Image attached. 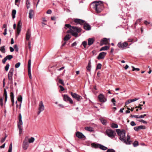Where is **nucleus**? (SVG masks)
<instances>
[{"label":"nucleus","instance_id":"nucleus-17","mask_svg":"<svg viewBox=\"0 0 152 152\" xmlns=\"http://www.w3.org/2000/svg\"><path fill=\"white\" fill-rule=\"evenodd\" d=\"M72 29H73L74 31L78 33L80 32L81 31V28H78L76 26H72Z\"/></svg>","mask_w":152,"mask_h":152},{"label":"nucleus","instance_id":"nucleus-63","mask_svg":"<svg viewBox=\"0 0 152 152\" xmlns=\"http://www.w3.org/2000/svg\"><path fill=\"white\" fill-rule=\"evenodd\" d=\"M73 31V30H72V29L70 30H68L67 31L66 33H71V34H72V32Z\"/></svg>","mask_w":152,"mask_h":152},{"label":"nucleus","instance_id":"nucleus-60","mask_svg":"<svg viewBox=\"0 0 152 152\" xmlns=\"http://www.w3.org/2000/svg\"><path fill=\"white\" fill-rule=\"evenodd\" d=\"M149 22H148L147 20H145L144 21V23L146 25H147L148 24H150Z\"/></svg>","mask_w":152,"mask_h":152},{"label":"nucleus","instance_id":"nucleus-26","mask_svg":"<svg viewBox=\"0 0 152 152\" xmlns=\"http://www.w3.org/2000/svg\"><path fill=\"white\" fill-rule=\"evenodd\" d=\"M91 62L90 61L88 64V65L86 67L87 70L88 71H90L91 69Z\"/></svg>","mask_w":152,"mask_h":152},{"label":"nucleus","instance_id":"nucleus-9","mask_svg":"<svg viewBox=\"0 0 152 152\" xmlns=\"http://www.w3.org/2000/svg\"><path fill=\"white\" fill-rule=\"evenodd\" d=\"M28 137H26L24 140L23 141V147L24 150H26L27 149L29 145V144L28 142Z\"/></svg>","mask_w":152,"mask_h":152},{"label":"nucleus","instance_id":"nucleus-53","mask_svg":"<svg viewBox=\"0 0 152 152\" xmlns=\"http://www.w3.org/2000/svg\"><path fill=\"white\" fill-rule=\"evenodd\" d=\"M21 28V27H17V33L18 34H19V33L20 32V31Z\"/></svg>","mask_w":152,"mask_h":152},{"label":"nucleus","instance_id":"nucleus-48","mask_svg":"<svg viewBox=\"0 0 152 152\" xmlns=\"http://www.w3.org/2000/svg\"><path fill=\"white\" fill-rule=\"evenodd\" d=\"M130 125L132 126H136V124L135 123L134 121H132L130 123Z\"/></svg>","mask_w":152,"mask_h":152},{"label":"nucleus","instance_id":"nucleus-30","mask_svg":"<svg viewBox=\"0 0 152 152\" xmlns=\"http://www.w3.org/2000/svg\"><path fill=\"white\" fill-rule=\"evenodd\" d=\"M85 129L89 132H92L93 131V128L90 126L86 127H85Z\"/></svg>","mask_w":152,"mask_h":152},{"label":"nucleus","instance_id":"nucleus-62","mask_svg":"<svg viewBox=\"0 0 152 152\" xmlns=\"http://www.w3.org/2000/svg\"><path fill=\"white\" fill-rule=\"evenodd\" d=\"M7 28H6L4 29V32L3 33V34L4 35H6L7 34Z\"/></svg>","mask_w":152,"mask_h":152},{"label":"nucleus","instance_id":"nucleus-31","mask_svg":"<svg viewBox=\"0 0 152 152\" xmlns=\"http://www.w3.org/2000/svg\"><path fill=\"white\" fill-rule=\"evenodd\" d=\"M99 148L104 151L106 150L107 149V147H105L101 144H100V146H99Z\"/></svg>","mask_w":152,"mask_h":152},{"label":"nucleus","instance_id":"nucleus-41","mask_svg":"<svg viewBox=\"0 0 152 152\" xmlns=\"http://www.w3.org/2000/svg\"><path fill=\"white\" fill-rule=\"evenodd\" d=\"M133 146L134 147H136L138 145V142L137 141H135L133 143Z\"/></svg>","mask_w":152,"mask_h":152},{"label":"nucleus","instance_id":"nucleus-40","mask_svg":"<svg viewBox=\"0 0 152 152\" xmlns=\"http://www.w3.org/2000/svg\"><path fill=\"white\" fill-rule=\"evenodd\" d=\"M65 26L69 28V29L70 30H72V26H71L69 24H66L65 25Z\"/></svg>","mask_w":152,"mask_h":152},{"label":"nucleus","instance_id":"nucleus-39","mask_svg":"<svg viewBox=\"0 0 152 152\" xmlns=\"http://www.w3.org/2000/svg\"><path fill=\"white\" fill-rule=\"evenodd\" d=\"M102 67V65L101 64L99 63L96 66V69H101Z\"/></svg>","mask_w":152,"mask_h":152},{"label":"nucleus","instance_id":"nucleus-29","mask_svg":"<svg viewBox=\"0 0 152 152\" xmlns=\"http://www.w3.org/2000/svg\"><path fill=\"white\" fill-rule=\"evenodd\" d=\"M109 48V47L107 46H106L104 47H102L100 50V51H101L102 50H107Z\"/></svg>","mask_w":152,"mask_h":152},{"label":"nucleus","instance_id":"nucleus-44","mask_svg":"<svg viewBox=\"0 0 152 152\" xmlns=\"http://www.w3.org/2000/svg\"><path fill=\"white\" fill-rule=\"evenodd\" d=\"M10 66V65L9 64H7V65L6 66L5 69V70L6 71H7L8 70L9 67Z\"/></svg>","mask_w":152,"mask_h":152},{"label":"nucleus","instance_id":"nucleus-2","mask_svg":"<svg viewBox=\"0 0 152 152\" xmlns=\"http://www.w3.org/2000/svg\"><path fill=\"white\" fill-rule=\"evenodd\" d=\"M93 8L97 13L100 12L102 10L103 5L101 1H95L92 3Z\"/></svg>","mask_w":152,"mask_h":152},{"label":"nucleus","instance_id":"nucleus-47","mask_svg":"<svg viewBox=\"0 0 152 152\" xmlns=\"http://www.w3.org/2000/svg\"><path fill=\"white\" fill-rule=\"evenodd\" d=\"M107 152H115V150L112 149H109L107 151Z\"/></svg>","mask_w":152,"mask_h":152},{"label":"nucleus","instance_id":"nucleus-24","mask_svg":"<svg viewBox=\"0 0 152 152\" xmlns=\"http://www.w3.org/2000/svg\"><path fill=\"white\" fill-rule=\"evenodd\" d=\"M100 145V144L94 143H93L91 144V146L92 147H94L96 148H99Z\"/></svg>","mask_w":152,"mask_h":152},{"label":"nucleus","instance_id":"nucleus-45","mask_svg":"<svg viewBox=\"0 0 152 152\" xmlns=\"http://www.w3.org/2000/svg\"><path fill=\"white\" fill-rule=\"evenodd\" d=\"M111 102L113 103V105L114 106H115V103L116 102V101L114 98H113L112 99Z\"/></svg>","mask_w":152,"mask_h":152},{"label":"nucleus","instance_id":"nucleus-6","mask_svg":"<svg viewBox=\"0 0 152 152\" xmlns=\"http://www.w3.org/2000/svg\"><path fill=\"white\" fill-rule=\"evenodd\" d=\"M70 94L73 98L75 99L78 102H80L82 99V98L81 96L75 93H73L72 92H71Z\"/></svg>","mask_w":152,"mask_h":152},{"label":"nucleus","instance_id":"nucleus-43","mask_svg":"<svg viewBox=\"0 0 152 152\" xmlns=\"http://www.w3.org/2000/svg\"><path fill=\"white\" fill-rule=\"evenodd\" d=\"M139 99V98H134L133 99H129V101L131 102H132L138 100V99Z\"/></svg>","mask_w":152,"mask_h":152},{"label":"nucleus","instance_id":"nucleus-16","mask_svg":"<svg viewBox=\"0 0 152 152\" xmlns=\"http://www.w3.org/2000/svg\"><path fill=\"white\" fill-rule=\"evenodd\" d=\"M145 129V126L142 125L138 126H136L134 128V129L136 131H138L140 129Z\"/></svg>","mask_w":152,"mask_h":152},{"label":"nucleus","instance_id":"nucleus-42","mask_svg":"<svg viewBox=\"0 0 152 152\" xmlns=\"http://www.w3.org/2000/svg\"><path fill=\"white\" fill-rule=\"evenodd\" d=\"M58 82L59 83L62 84L63 86L64 85V81L63 80L59 79V80Z\"/></svg>","mask_w":152,"mask_h":152},{"label":"nucleus","instance_id":"nucleus-56","mask_svg":"<svg viewBox=\"0 0 152 152\" xmlns=\"http://www.w3.org/2000/svg\"><path fill=\"white\" fill-rule=\"evenodd\" d=\"M21 25L22 23L20 22V21L18 23L17 27H21Z\"/></svg>","mask_w":152,"mask_h":152},{"label":"nucleus","instance_id":"nucleus-49","mask_svg":"<svg viewBox=\"0 0 152 152\" xmlns=\"http://www.w3.org/2000/svg\"><path fill=\"white\" fill-rule=\"evenodd\" d=\"M0 105L1 106H2L3 105V98L2 97H0Z\"/></svg>","mask_w":152,"mask_h":152},{"label":"nucleus","instance_id":"nucleus-51","mask_svg":"<svg viewBox=\"0 0 152 152\" xmlns=\"http://www.w3.org/2000/svg\"><path fill=\"white\" fill-rule=\"evenodd\" d=\"M146 115V114L141 115L140 116L138 115V118H144V117Z\"/></svg>","mask_w":152,"mask_h":152},{"label":"nucleus","instance_id":"nucleus-64","mask_svg":"<svg viewBox=\"0 0 152 152\" xmlns=\"http://www.w3.org/2000/svg\"><path fill=\"white\" fill-rule=\"evenodd\" d=\"M130 103H131V102H130V101H129V99L126 102H125V104L126 105H127V104H129Z\"/></svg>","mask_w":152,"mask_h":152},{"label":"nucleus","instance_id":"nucleus-28","mask_svg":"<svg viewBox=\"0 0 152 152\" xmlns=\"http://www.w3.org/2000/svg\"><path fill=\"white\" fill-rule=\"evenodd\" d=\"M3 95H4V96L5 97V101L6 102L7 100V92L5 89H4V93Z\"/></svg>","mask_w":152,"mask_h":152},{"label":"nucleus","instance_id":"nucleus-36","mask_svg":"<svg viewBox=\"0 0 152 152\" xmlns=\"http://www.w3.org/2000/svg\"><path fill=\"white\" fill-rule=\"evenodd\" d=\"M81 45H83V46L84 48H86V46L87 45V42L86 41H84L83 42Z\"/></svg>","mask_w":152,"mask_h":152},{"label":"nucleus","instance_id":"nucleus-3","mask_svg":"<svg viewBox=\"0 0 152 152\" xmlns=\"http://www.w3.org/2000/svg\"><path fill=\"white\" fill-rule=\"evenodd\" d=\"M74 22L76 24H80L82 25L84 24V28L85 30H89L91 29V26L87 23H84L85 21L83 20L79 19H76L74 20Z\"/></svg>","mask_w":152,"mask_h":152},{"label":"nucleus","instance_id":"nucleus-38","mask_svg":"<svg viewBox=\"0 0 152 152\" xmlns=\"http://www.w3.org/2000/svg\"><path fill=\"white\" fill-rule=\"evenodd\" d=\"M0 50L3 53H5V49L4 48V46H3L1 47V49H0Z\"/></svg>","mask_w":152,"mask_h":152},{"label":"nucleus","instance_id":"nucleus-35","mask_svg":"<svg viewBox=\"0 0 152 152\" xmlns=\"http://www.w3.org/2000/svg\"><path fill=\"white\" fill-rule=\"evenodd\" d=\"M78 32H75L74 31H73L72 32V36H75V37H78Z\"/></svg>","mask_w":152,"mask_h":152},{"label":"nucleus","instance_id":"nucleus-5","mask_svg":"<svg viewBox=\"0 0 152 152\" xmlns=\"http://www.w3.org/2000/svg\"><path fill=\"white\" fill-rule=\"evenodd\" d=\"M106 133L107 135L111 139H113L115 138V136L116 134V133L115 131L111 129H107L106 131Z\"/></svg>","mask_w":152,"mask_h":152},{"label":"nucleus","instance_id":"nucleus-12","mask_svg":"<svg viewBox=\"0 0 152 152\" xmlns=\"http://www.w3.org/2000/svg\"><path fill=\"white\" fill-rule=\"evenodd\" d=\"M63 99L65 101H69V102L72 104L73 103V101L67 95H64L63 96Z\"/></svg>","mask_w":152,"mask_h":152},{"label":"nucleus","instance_id":"nucleus-27","mask_svg":"<svg viewBox=\"0 0 152 152\" xmlns=\"http://www.w3.org/2000/svg\"><path fill=\"white\" fill-rule=\"evenodd\" d=\"M16 13V11L15 10H13L12 12V16L13 19H14L15 18V15Z\"/></svg>","mask_w":152,"mask_h":152},{"label":"nucleus","instance_id":"nucleus-46","mask_svg":"<svg viewBox=\"0 0 152 152\" xmlns=\"http://www.w3.org/2000/svg\"><path fill=\"white\" fill-rule=\"evenodd\" d=\"M14 49H15V50L16 52H18V48L17 47V46L16 45H14Z\"/></svg>","mask_w":152,"mask_h":152},{"label":"nucleus","instance_id":"nucleus-54","mask_svg":"<svg viewBox=\"0 0 152 152\" xmlns=\"http://www.w3.org/2000/svg\"><path fill=\"white\" fill-rule=\"evenodd\" d=\"M131 117V118H138V115H131L130 116Z\"/></svg>","mask_w":152,"mask_h":152},{"label":"nucleus","instance_id":"nucleus-58","mask_svg":"<svg viewBox=\"0 0 152 152\" xmlns=\"http://www.w3.org/2000/svg\"><path fill=\"white\" fill-rule=\"evenodd\" d=\"M13 72V69L12 68L10 69V76L12 75Z\"/></svg>","mask_w":152,"mask_h":152},{"label":"nucleus","instance_id":"nucleus-18","mask_svg":"<svg viewBox=\"0 0 152 152\" xmlns=\"http://www.w3.org/2000/svg\"><path fill=\"white\" fill-rule=\"evenodd\" d=\"M31 36V33L29 29H28L27 31L26 34V39L27 40H28Z\"/></svg>","mask_w":152,"mask_h":152},{"label":"nucleus","instance_id":"nucleus-11","mask_svg":"<svg viewBox=\"0 0 152 152\" xmlns=\"http://www.w3.org/2000/svg\"><path fill=\"white\" fill-rule=\"evenodd\" d=\"M98 99L99 101L102 102H104L107 101V99L104 95L102 94H100L98 96Z\"/></svg>","mask_w":152,"mask_h":152},{"label":"nucleus","instance_id":"nucleus-57","mask_svg":"<svg viewBox=\"0 0 152 152\" xmlns=\"http://www.w3.org/2000/svg\"><path fill=\"white\" fill-rule=\"evenodd\" d=\"M59 87L60 88L61 90V91H63L64 90V88L62 86L60 85L59 86Z\"/></svg>","mask_w":152,"mask_h":152},{"label":"nucleus","instance_id":"nucleus-55","mask_svg":"<svg viewBox=\"0 0 152 152\" xmlns=\"http://www.w3.org/2000/svg\"><path fill=\"white\" fill-rule=\"evenodd\" d=\"M139 122H142L144 124H147V122L146 121H145L143 120H142V119L139 120Z\"/></svg>","mask_w":152,"mask_h":152},{"label":"nucleus","instance_id":"nucleus-8","mask_svg":"<svg viewBox=\"0 0 152 152\" xmlns=\"http://www.w3.org/2000/svg\"><path fill=\"white\" fill-rule=\"evenodd\" d=\"M31 60L29 59L28 61V70L29 77L31 79L32 78L31 69Z\"/></svg>","mask_w":152,"mask_h":152},{"label":"nucleus","instance_id":"nucleus-22","mask_svg":"<svg viewBox=\"0 0 152 152\" xmlns=\"http://www.w3.org/2000/svg\"><path fill=\"white\" fill-rule=\"evenodd\" d=\"M10 96L11 97V101L12 102V105H13L14 103V96L13 95V94L12 92H11L10 93Z\"/></svg>","mask_w":152,"mask_h":152},{"label":"nucleus","instance_id":"nucleus-1","mask_svg":"<svg viewBox=\"0 0 152 152\" xmlns=\"http://www.w3.org/2000/svg\"><path fill=\"white\" fill-rule=\"evenodd\" d=\"M116 131L118 135L119 136V139L120 140L126 145L131 144L132 142L130 140V137L129 134H127V139L126 140L125 130L122 129L121 130L120 129H116Z\"/></svg>","mask_w":152,"mask_h":152},{"label":"nucleus","instance_id":"nucleus-4","mask_svg":"<svg viewBox=\"0 0 152 152\" xmlns=\"http://www.w3.org/2000/svg\"><path fill=\"white\" fill-rule=\"evenodd\" d=\"M18 127L19 130V134H20L22 132V126L23 122L22 120V115L20 113L18 117Z\"/></svg>","mask_w":152,"mask_h":152},{"label":"nucleus","instance_id":"nucleus-19","mask_svg":"<svg viewBox=\"0 0 152 152\" xmlns=\"http://www.w3.org/2000/svg\"><path fill=\"white\" fill-rule=\"evenodd\" d=\"M94 40L93 38H89L88 39V45L90 46L94 43Z\"/></svg>","mask_w":152,"mask_h":152},{"label":"nucleus","instance_id":"nucleus-14","mask_svg":"<svg viewBox=\"0 0 152 152\" xmlns=\"http://www.w3.org/2000/svg\"><path fill=\"white\" fill-rule=\"evenodd\" d=\"M109 39H107L106 38H104L102 39L101 41L100 45H102L103 44L106 45L107 43H109V41L108 40Z\"/></svg>","mask_w":152,"mask_h":152},{"label":"nucleus","instance_id":"nucleus-61","mask_svg":"<svg viewBox=\"0 0 152 152\" xmlns=\"http://www.w3.org/2000/svg\"><path fill=\"white\" fill-rule=\"evenodd\" d=\"M76 45H77V43H76V42H75L74 43H73L72 44V46L73 47V46H76Z\"/></svg>","mask_w":152,"mask_h":152},{"label":"nucleus","instance_id":"nucleus-7","mask_svg":"<svg viewBox=\"0 0 152 152\" xmlns=\"http://www.w3.org/2000/svg\"><path fill=\"white\" fill-rule=\"evenodd\" d=\"M44 106L42 102L40 101L39 102V111H38L37 113L38 115H39L41 112L42 111L44 110Z\"/></svg>","mask_w":152,"mask_h":152},{"label":"nucleus","instance_id":"nucleus-10","mask_svg":"<svg viewBox=\"0 0 152 152\" xmlns=\"http://www.w3.org/2000/svg\"><path fill=\"white\" fill-rule=\"evenodd\" d=\"M128 43L126 42H124L123 43H121V42H119L118 44V46L119 48L122 49L125 48L128 45Z\"/></svg>","mask_w":152,"mask_h":152},{"label":"nucleus","instance_id":"nucleus-37","mask_svg":"<svg viewBox=\"0 0 152 152\" xmlns=\"http://www.w3.org/2000/svg\"><path fill=\"white\" fill-rule=\"evenodd\" d=\"M111 127L113 128H117L118 127V125L117 124H114V123H113L111 125Z\"/></svg>","mask_w":152,"mask_h":152},{"label":"nucleus","instance_id":"nucleus-25","mask_svg":"<svg viewBox=\"0 0 152 152\" xmlns=\"http://www.w3.org/2000/svg\"><path fill=\"white\" fill-rule=\"evenodd\" d=\"M100 120L103 124L104 125H106L107 121L105 119L103 118H100Z\"/></svg>","mask_w":152,"mask_h":152},{"label":"nucleus","instance_id":"nucleus-21","mask_svg":"<svg viewBox=\"0 0 152 152\" xmlns=\"http://www.w3.org/2000/svg\"><path fill=\"white\" fill-rule=\"evenodd\" d=\"M7 59L10 60V55H7L3 59L2 61L3 63L4 64Z\"/></svg>","mask_w":152,"mask_h":152},{"label":"nucleus","instance_id":"nucleus-23","mask_svg":"<svg viewBox=\"0 0 152 152\" xmlns=\"http://www.w3.org/2000/svg\"><path fill=\"white\" fill-rule=\"evenodd\" d=\"M22 97L21 95L19 96L18 98V101L21 102L20 103V107L21 105V102L22 101Z\"/></svg>","mask_w":152,"mask_h":152},{"label":"nucleus","instance_id":"nucleus-13","mask_svg":"<svg viewBox=\"0 0 152 152\" xmlns=\"http://www.w3.org/2000/svg\"><path fill=\"white\" fill-rule=\"evenodd\" d=\"M106 54L107 53L105 52L100 53L98 56L97 58L98 60L103 59Z\"/></svg>","mask_w":152,"mask_h":152},{"label":"nucleus","instance_id":"nucleus-59","mask_svg":"<svg viewBox=\"0 0 152 152\" xmlns=\"http://www.w3.org/2000/svg\"><path fill=\"white\" fill-rule=\"evenodd\" d=\"M47 14H50L52 13V11L50 10H48L46 12Z\"/></svg>","mask_w":152,"mask_h":152},{"label":"nucleus","instance_id":"nucleus-50","mask_svg":"<svg viewBox=\"0 0 152 152\" xmlns=\"http://www.w3.org/2000/svg\"><path fill=\"white\" fill-rule=\"evenodd\" d=\"M132 67L133 68L132 70L134 71L135 70H137V71H138L140 70V69L138 68H135L133 66H132Z\"/></svg>","mask_w":152,"mask_h":152},{"label":"nucleus","instance_id":"nucleus-20","mask_svg":"<svg viewBox=\"0 0 152 152\" xmlns=\"http://www.w3.org/2000/svg\"><path fill=\"white\" fill-rule=\"evenodd\" d=\"M34 14L33 10L32 9H31L29 13V18L31 19L32 18Z\"/></svg>","mask_w":152,"mask_h":152},{"label":"nucleus","instance_id":"nucleus-15","mask_svg":"<svg viewBox=\"0 0 152 152\" xmlns=\"http://www.w3.org/2000/svg\"><path fill=\"white\" fill-rule=\"evenodd\" d=\"M76 136L79 138H83L85 137V136L82 133L78 132L76 133Z\"/></svg>","mask_w":152,"mask_h":152},{"label":"nucleus","instance_id":"nucleus-32","mask_svg":"<svg viewBox=\"0 0 152 152\" xmlns=\"http://www.w3.org/2000/svg\"><path fill=\"white\" fill-rule=\"evenodd\" d=\"M26 4L27 9L29 8L30 6V4L29 0H26Z\"/></svg>","mask_w":152,"mask_h":152},{"label":"nucleus","instance_id":"nucleus-33","mask_svg":"<svg viewBox=\"0 0 152 152\" xmlns=\"http://www.w3.org/2000/svg\"><path fill=\"white\" fill-rule=\"evenodd\" d=\"M35 139L33 137H31L30 138L28 139V140L29 143H32L34 141Z\"/></svg>","mask_w":152,"mask_h":152},{"label":"nucleus","instance_id":"nucleus-52","mask_svg":"<svg viewBox=\"0 0 152 152\" xmlns=\"http://www.w3.org/2000/svg\"><path fill=\"white\" fill-rule=\"evenodd\" d=\"M20 65V62H18L16 63L15 65V67L16 68H18L19 67Z\"/></svg>","mask_w":152,"mask_h":152},{"label":"nucleus","instance_id":"nucleus-34","mask_svg":"<svg viewBox=\"0 0 152 152\" xmlns=\"http://www.w3.org/2000/svg\"><path fill=\"white\" fill-rule=\"evenodd\" d=\"M70 38L69 37V35L68 34L66 35L64 38V41H67L69 40Z\"/></svg>","mask_w":152,"mask_h":152}]
</instances>
